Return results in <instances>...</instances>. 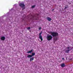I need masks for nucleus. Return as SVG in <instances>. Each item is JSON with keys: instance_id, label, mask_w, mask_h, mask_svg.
Here are the masks:
<instances>
[{"instance_id": "nucleus-1", "label": "nucleus", "mask_w": 73, "mask_h": 73, "mask_svg": "<svg viewBox=\"0 0 73 73\" xmlns=\"http://www.w3.org/2000/svg\"><path fill=\"white\" fill-rule=\"evenodd\" d=\"M48 33L51 35L53 37L57 36L58 35V34L57 33H56L54 32H49Z\"/></svg>"}, {"instance_id": "nucleus-2", "label": "nucleus", "mask_w": 73, "mask_h": 73, "mask_svg": "<svg viewBox=\"0 0 73 73\" xmlns=\"http://www.w3.org/2000/svg\"><path fill=\"white\" fill-rule=\"evenodd\" d=\"M53 38V37L51 35H49V34H48L47 35V40L48 41H50V40H51Z\"/></svg>"}, {"instance_id": "nucleus-3", "label": "nucleus", "mask_w": 73, "mask_h": 73, "mask_svg": "<svg viewBox=\"0 0 73 73\" xmlns=\"http://www.w3.org/2000/svg\"><path fill=\"white\" fill-rule=\"evenodd\" d=\"M19 5L20 7H22L23 9L25 8V5L23 4L20 3L19 4Z\"/></svg>"}, {"instance_id": "nucleus-4", "label": "nucleus", "mask_w": 73, "mask_h": 73, "mask_svg": "<svg viewBox=\"0 0 73 73\" xmlns=\"http://www.w3.org/2000/svg\"><path fill=\"white\" fill-rule=\"evenodd\" d=\"M42 34V32H41L40 33H39V38L40 39L41 41H42V36L41 35V34Z\"/></svg>"}, {"instance_id": "nucleus-5", "label": "nucleus", "mask_w": 73, "mask_h": 73, "mask_svg": "<svg viewBox=\"0 0 73 73\" xmlns=\"http://www.w3.org/2000/svg\"><path fill=\"white\" fill-rule=\"evenodd\" d=\"M1 40H3L4 41L5 40V38L4 36H2L1 37Z\"/></svg>"}, {"instance_id": "nucleus-6", "label": "nucleus", "mask_w": 73, "mask_h": 73, "mask_svg": "<svg viewBox=\"0 0 73 73\" xmlns=\"http://www.w3.org/2000/svg\"><path fill=\"white\" fill-rule=\"evenodd\" d=\"M46 19L47 20H48V21H51V20H52V19H51V18H50L49 17H47L46 18Z\"/></svg>"}, {"instance_id": "nucleus-7", "label": "nucleus", "mask_w": 73, "mask_h": 73, "mask_svg": "<svg viewBox=\"0 0 73 73\" xmlns=\"http://www.w3.org/2000/svg\"><path fill=\"white\" fill-rule=\"evenodd\" d=\"M61 66L62 67H65V64L64 63H63L61 64Z\"/></svg>"}, {"instance_id": "nucleus-8", "label": "nucleus", "mask_w": 73, "mask_h": 73, "mask_svg": "<svg viewBox=\"0 0 73 73\" xmlns=\"http://www.w3.org/2000/svg\"><path fill=\"white\" fill-rule=\"evenodd\" d=\"M33 52V50H31L30 51H29V52H27L28 53H32V52Z\"/></svg>"}, {"instance_id": "nucleus-9", "label": "nucleus", "mask_w": 73, "mask_h": 73, "mask_svg": "<svg viewBox=\"0 0 73 73\" xmlns=\"http://www.w3.org/2000/svg\"><path fill=\"white\" fill-rule=\"evenodd\" d=\"M34 60V58L33 57L31 58H30V61H33V60Z\"/></svg>"}, {"instance_id": "nucleus-10", "label": "nucleus", "mask_w": 73, "mask_h": 73, "mask_svg": "<svg viewBox=\"0 0 73 73\" xmlns=\"http://www.w3.org/2000/svg\"><path fill=\"white\" fill-rule=\"evenodd\" d=\"M32 57V56L31 55H29L27 56V57H28V58H31V57Z\"/></svg>"}, {"instance_id": "nucleus-11", "label": "nucleus", "mask_w": 73, "mask_h": 73, "mask_svg": "<svg viewBox=\"0 0 73 73\" xmlns=\"http://www.w3.org/2000/svg\"><path fill=\"white\" fill-rule=\"evenodd\" d=\"M69 51H70V50H69V49L67 50H66V53H69Z\"/></svg>"}, {"instance_id": "nucleus-12", "label": "nucleus", "mask_w": 73, "mask_h": 73, "mask_svg": "<svg viewBox=\"0 0 73 73\" xmlns=\"http://www.w3.org/2000/svg\"><path fill=\"white\" fill-rule=\"evenodd\" d=\"M35 53H32V55H31L32 56V57H33V56H35Z\"/></svg>"}, {"instance_id": "nucleus-13", "label": "nucleus", "mask_w": 73, "mask_h": 73, "mask_svg": "<svg viewBox=\"0 0 73 73\" xmlns=\"http://www.w3.org/2000/svg\"><path fill=\"white\" fill-rule=\"evenodd\" d=\"M35 5H34L32 6V8H35Z\"/></svg>"}, {"instance_id": "nucleus-14", "label": "nucleus", "mask_w": 73, "mask_h": 73, "mask_svg": "<svg viewBox=\"0 0 73 73\" xmlns=\"http://www.w3.org/2000/svg\"><path fill=\"white\" fill-rule=\"evenodd\" d=\"M70 47H68L66 48V49H69Z\"/></svg>"}, {"instance_id": "nucleus-15", "label": "nucleus", "mask_w": 73, "mask_h": 73, "mask_svg": "<svg viewBox=\"0 0 73 73\" xmlns=\"http://www.w3.org/2000/svg\"><path fill=\"white\" fill-rule=\"evenodd\" d=\"M30 27H28V28H27V29H28L29 30V29H30Z\"/></svg>"}, {"instance_id": "nucleus-16", "label": "nucleus", "mask_w": 73, "mask_h": 73, "mask_svg": "<svg viewBox=\"0 0 73 73\" xmlns=\"http://www.w3.org/2000/svg\"><path fill=\"white\" fill-rule=\"evenodd\" d=\"M39 30H40L41 29V27H39V28H38Z\"/></svg>"}, {"instance_id": "nucleus-17", "label": "nucleus", "mask_w": 73, "mask_h": 73, "mask_svg": "<svg viewBox=\"0 0 73 73\" xmlns=\"http://www.w3.org/2000/svg\"><path fill=\"white\" fill-rule=\"evenodd\" d=\"M62 60H64V58H62Z\"/></svg>"}, {"instance_id": "nucleus-18", "label": "nucleus", "mask_w": 73, "mask_h": 73, "mask_svg": "<svg viewBox=\"0 0 73 73\" xmlns=\"http://www.w3.org/2000/svg\"><path fill=\"white\" fill-rule=\"evenodd\" d=\"M52 10H53H53H54V9H52Z\"/></svg>"}, {"instance_id": "nucleus-19", "label": "nucleus", "mask_w": 73, "mask_h": 73, "mask_svg": "<svg viewBox=\"0 0 73 73\" xmlns=\"http://www.w3.org/2000/svg\"><path fill=\"white\" fill-rule=\"evenodd\" d=\"M56 40H57V39H56Z\"/></svg>"}]
</instances>
